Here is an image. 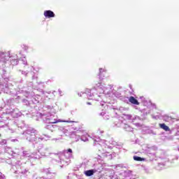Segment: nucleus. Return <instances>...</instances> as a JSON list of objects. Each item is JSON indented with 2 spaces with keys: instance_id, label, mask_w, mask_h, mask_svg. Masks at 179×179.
Listing matches in <instances>:
<instances>
[{
  "instance_id": "nucleus-1",
  "label": "nucleus",
  "mask_w": 179,
  "mask_h": 179,
  "mask_svg": "<svg viewBox=\"0 0 179 179\" xmlns=\"http://www.w3.org/2000/svg\"><path fill=\"white\" fill-rule=\"evenodd\" d=\"M43 15L45 16V17H48V19L51 18V17H55V14L54 13V12L48 10H45L43 13Z\"/></svg>"
},
{
  "instance_id": "nucleus-2",
  "label": "nucleus",
  "mask_w": 179,
  "mask_h": 179,
  "mask_svg": "<svg viewBox=\"0 0 179 179\" xmlns=\"http://www.w3.org/2000/svg\"><path fill=\"white\" fill-rule=\"evenodd\" d=\"M129 103H131V104H135L136 106H139V102L134 96H130L129 99Z\"/></svg>"
},
{
  "instance_id": "nucleus-3",
  "label": "nucleus",
  "mask_w": 179,
  "mask_h": 179,
  "mask_svg": "<svg viewBox=\"0 0 179 179\" xmlns=\"http://www.w3.org/2000/svg\"><path fill=\"white\" fill-rule=\"evenodd\" d=\"M159 127L162 129H164V131H170V127H169V126L166 125V124L164 123L159 124Z\"/></svg>"
},
{
  "instance_id": "nucleus-4",
  "label": "nucleus",
  "mask_w": 179,
  "mask_h": 179,
  "mask_svg": "<svg viewBox=\"0 0 179 179\" xmlns=\"http://www.w3.org/2000/svg\"><path fill=\"white\" fill-rule=\"evenodd\" d=\"M133 159L136 162H145V158H142V157H138V156H134Z\"/></svg>"
},
{
  "instance_id": "nucleus-5",
  "label": "nucleus",
  "mask_w": 179,
  "mask_h": 179,
  "mask_svg": "<svg viewBox=\"0 0 179 179\" xmlns=\"http://www.w3.org/2000/svg\"><path fill=\"white\" fill-rule=\"evenodd\" d=\"M93 174H94V171L93 170H88L85 171V176H87V177H91Z\"/></svg>"
},
{
  "instance_id": "nucleus-6",
  "label": "nucleus",
  "mask_w": 179,
  "mask_h": 179,
  "mask_svg": "<svg viewBox=\"0 0 179 179\" xmlns=\"http://www.w3.org/2000/svg\"><path fill=\"white\" fill-rule=\"evenodd\" d=\"M58 122H68V121L58 120L55 122H51V124H58Z\"/></svg>"
},
{
  "instance_id": "nucleus-7",
  "label": "nucleus",
  "mask_w": 179,
  "mask_h": 179,
  "mask_svg": "<svg viewBox=\"0 0 179 179\" xmlns=\"http://www.w3.org/2000/svg\"><path fill=\"white\" fill-rule=\"evenodd\" d=\"M3 174H2V173L0 172V179H3Z\"/></svg>"
},
{
  "instance_id": "nucleus-8",
  "label": "nucleus",
  "mask_w": 179,
  "mask_h": 179,
  "mask_svg": "<svg viewBox=\"0 0 179 179\" xmlns=\"http://www.w3.org/2000/svg\"><path fill=\"white\" fill-rule=\"evenodd\" d=\"M2 143H3L4 145H6V139H3L2 140Z\"/></svg>"
},
{
  "instance_id": "nucleus-9",
  "label": "nucleus",
  "mask_w": 179,
  "mask_h": 179,
  "mask_svg": "<svg viewBox=\"0 0 179 179\" xmlns=\"http://www.w3.org/2000/svg\"><path fill=\"white\" fill-rule=\"evenodd\" d=\"M67 152H69V153H72V149L69 148V149L67 150Z\"/></svg>"
},
{
  "instance_id": "nucleus-10",
  "label": "nucleus",
  "mask_w": 179,
  "mask_h": 179,
  "mask_svg": "<svg viewBox=\"0 0 179 179\" xmlns=\"http://www.w3.org/2000/svg\"><path fill=\"white\" fill-rule=\"evenodd\" d=\"M87 104H88L89 106H90V105H92V103L87 102Z\"/></svg>"
},
{
  "instance_id": "nucleus-11",
  "label": "nucleus",
  "mask_w": 179,
  "mask_h": 179,
  "mask_svg": "<svg viewBox=\"0 0 179 179\" xmlns=\"http://www.w3.org/2000/svg\"><path fill=\"white\" fill-rule=\"evenodd\" d=\"M100 72H101V71H103V69H99Z\"/></svg>"
},
{
  "instance_id": "nucleus-12",
  "label": "nucleus",
  "mask_w": 179,
  "mask_h": 179,
  "mask_svg": "<svg viewBox=\"0 0 179 179\" xmlns=\"http://www.w3.org/2000/svg\"><path fill=\"white\" fill-rule=\"evenodd\" d=\"M0 136H1V134H0Z\"/></svg>"
}]
</instances>
